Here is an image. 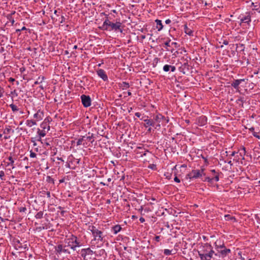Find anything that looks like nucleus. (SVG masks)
Masks as SVG:
<instances>
[{
  "mask_svg": "<svg viewBox=\"0 0 260 260\" xmlns=\"http://www.w3.org/2000/svg\"><path fill=\"white\" fill-rule=\"evenodd\" d=\"M185 32L189 35H191L192 32L189 30L186 25H185Z\"/></svg>",
  "mask_w": 260,
  "mask_h": 260,
  "instance_id": "obj_35",
  "label": "nucleus"
},
{
  "mask_svg": "<svg viewBox=\"0 0 260 260\" xmlns=\"http://www.w3.org/2000/svg\"><path fill=\"white\" fill-rule=\"evenodd\" d=\"M205 181H207L208 182H211L213 180V179L210 178L209 177H206Z\"/></svg>",
  "mask_w": 260,
  "mask_h": 260,
  "instance_id": "obj_43",
  "label": "nucleus"
},
{
  "mask_svg": "<svg viewBox=\"0 0 260 260\" xmlns=\"http://www.w3.org/2000/svg\"><path fill=\"white\" fill-rule=\"evenodd\" d=\"M46 191H42L40 192V193L42 194V196H44V194H46Z\"/></svg>",
  "mask_w": 260,
  "mask_h": 260,
  "instance_id": "obj_59",
  "label": "nucleus"
},
{
  "mask_svg": "<svg viewBox=\"0 0 260 260\" xmlns=\"http://www.w3.org/2000/svg\"><path fill=\"white\" fill-rule=\"evenodd\" d=\"M251 7L253 10L260 13V0H254L251 3Z\"/></svg>",
  "mask_w": 260,
  "mask_h": 260,
  "instance_id": "obj_12",
  "label": "nucleus"
},
{
  "mask_svg": "<svg viewBox=\"0 0 260 260\" xmlns=\"http://www.w3.org/2000/svg\"><path fill=\"white\" fill-rule=\"evenodd\" d=\"M62 252H64V253H70V252L69 251H68V249H65L63 247V251H62Z\"/></svg>",
  "mask_w": 260,
  "mask_h": 260,
  "instance_id": "obj_49",
  "label": "nucleus"
},
{
  "mask_svg": "<svg viewBox=\"0 0 260 260\" xmlns=\"http://www.w3.org/2000/svg\"><path fill=\"white\" fill-rule=\"evenodd\" d=\"M135 115H136L137 117H139H139H140V116H141V113H139V112H136V113H135Z\"/></svg>",
  "mask_w": 260,
  "mask_h": 260,
  "instance_id": "obj_55",
  "label": "nucleus"
},
{
  "mask_svg": "<svg viewBox=\"0 0 260 260\" xmlns=\"http://www.w3.org/2000/svg\"><path fill=\"white\" fill-rule=\"evenodd\" d=\"M5 173L3 171H0V179L2 180H4Z\"/></svg>",
  "mask_w": 260,
  "mask_h": 260,
  "instance_id": "obj_37",
  "label": "nucleus"
},
{
  "mask_svg": "<svg viewBox=\"0 0 260 260\" xmlns=\"http://www.w3.org/2000/svg\"><path fill=\"white\" fill-rule=\"evenodd\" d=\"M31 142L32 143H33V145H34V146H36V145H37V143H36V142H35V141L34 140V138H32L31 139Z\"/></svg>",
  "mask_w": 260,
  "mask_h": 260,
  "instance_id": "obj_47",
  "label": "nucleus"
},
{
  "mask_svg": "<svg viewBox=\"0 0 260 260\" xmlns=\"http://www.w3.org/2000/svg\"><path fill=\"white\" fill-rule=\"evenodd\" d=\"M121 230V228L119 225H116L112 228V230L114 234H117Z\"/></svg>",
  "mask_w": 260,
  "mask_h": 260,
  "instance_id": "obj_25",
  "label": "nucleus"
},
{
  "mask_svg": "<svg viewBox=\"0 0 260 260\" xmlns=\"http://www.w3.org/2000/svg\"><path fill=\"white\" fill-rule=\"evenodd\" d=\"M226 221H231L233 222L236 221V219L234 216H231L229 214H226L224 216Z\"/></svg>",
  "mask_w": 260,
  "mask_h": 260,
  "instance_id": "obj_21",
  "label": "nucleus"
},
{
  "mask_svg": "<svg viewBox=\"0 0 260 260\" xmlns=\"http://www.w3.org/2000/svg\"><path fill=\"white\" fill-rule=\"evenodd\" d=\"M27 126L31 127L34 125H37V122L35 120H27L25 122Z\"/></svg>",
  "mask_w": 260,
  "mask_h": 260,
  "instance_id": "obj_22",
  "label": "nucleus"
},
{
  "mask_svg": "<svg viewBox=\"0 0 260 260\" xmlns=\"http://www.w3.org/2000/svg\"><path fill=\"white\" fill-rule=\"evenodd\" d=\"M203 175H205L204 169L193 170L191 172L187 175V178L190 179H194L201 177Z\"/></svg>",
  "mask_w": 260,
  "mask_h": 260,
  "instance_id": "obj_7",
  "label": "nucleus"
},
{
  "mask_svg": "<svg viewBox=\"0 0 260 260\" xmlns=\"http://www.w3.org/2000/svg\"><path fill=\"white\" fill-rule=\"evenodd\" d=\"M36 154L32 150L30 151V157L31 158H35L36 157Z\"/></svg>",
  "mask_w": 260,
  "mask_h": 260,
  "instance_id": "obj_38",
  "label": "nucleus"
},
{
  "mask_svg": "<svg viewBox=\"0 0 260 260\" xmlns=\"http://www.w3.org/2000/svg\"><path fill=\"white\" fill-rule=\"evenodd\" d=\"M129 83L126 82H123L121 84V87L123 90L126 89L127 88H129Z\"/></svg>",
  "mask_w": 260,
  "mask_h": 260,
  "instance_id": "obj_31",
  "label": "nucleus"
},
{
  "mask_svg": "<svg viewBox=\"0 0 260 260\" xmlns=\"http://www.w3.org/2000/svg\"><path fill=\"white\" fill-rule=\"evenodd\" d=\"M218 251L219 253L218 256L222 258H224L231 252V249L226 248H224V249L222 250H218Z\"/></svg>",
  "mask_w": 260,
  "mask_h": 260,
  "instance_id": "obj_15",
  "label": "nucleus"
},
{
  "mask_svg": "<svg viewBox=\"0 0 260 260\" xmlns=\"http://www.w3.org/2000/svg\"><path fill=\"white\" fill-rule=\"evenodd\" d=\"M43 212L42 211H40V212H38L35 215V217L37 219H41L43 218Z\"/></svg>",
  "mask_w": 260,
  "mask_h": 260,
  "instance_id": "obj_33",
  "label": "nucleus"
},
{
  "mask_svg": "<svg viewBox=\"0 0 260 260\" xmlns=\"http://www.w3.org/2000/svg\"><path fill=\"white\" fill-rule=\"evenodd\" d=\"M41 127L43 129L46 130V131H47V132H48L50 129V127L49 125L47 123V122L45 121V120L41 124Z\"/></svg>",
  "mask_w": 260,
  "mask_h": 260,
  "instance_id": "obj_20",
  "label": "nucleus"
},
{
  "mask_svg": "<svg viewBox=\"0 0 260 260\" xmlns=\"http://www.w3.org/2000/svg\"><path fill=\"white\" fill-rule=\"evenodd\" d=\"M45 146H49L50 144L49 142H47L46 140L43 141V143H42Z\"/></svg>",
  "mask_w": 260,
  "mask_h": 260,
  "instance_id": "obj_41",
  "label": "nucleus"
},
{
  "mask_svg": "<svg viewBox=\"0 0 260 260\" xmlns=\"http://www.w3.org/2000/svg\"><path fill=\"white\" fill-rule=\"evenodd\" d=\"M215 181L217 182L219 181V176L218 174H216L215 177L213 178Z\"/></svg>",
  "mask_w": 260,
  "mask_h": 260,
  "instance_id": "obj_40",
  "label": "nucleus"
},
{
  "mask_svg": "<svg viewBox=\"0 0 260 260\" xmlns=\"http://www.w3.org/2000/svg\"><path fill=\"white\" fill-rule=\"evenodd\" d=\"M207 119L206 116H202L198 118V124L200 126L205 125L207 123Z\"/></svg>",
  "mask_w": 260,
  "mask_h": 260,
  "instance_id": "obj_17",
  "label": "nucleus"
},
{
  "mask_svg": "<svg viewBox=\"0 0 260 260\" xmlns=\"http://www.w3.org/2000/svg\"><path fill=\"white\" fill-rule=\"evenodd\" d=\"M88 230L90 231L93 237V240L98 242H103L104 237L103 236V232L99 230L95 226L93 225H89Z\"/></svg>",
  "mask_w": 260,
  "mask_h": 260,
  "instance_id": "obj_4",
  "label": "nucleus"
},
{
  "mask_svg": "<svg viewBox=\"0 0 260 260\" xmlns=\"http://www.w3.org/2000/svg\"><path fill=\"white\" fill-rule=\"evenodd\" d=\"M144 121L145 122V123L144 124V126L145 127H147L149 126H152L153 127H155V122L152 120L146 119H144Z\"/></svg>",
  "mask_w": 260,
  "mask_h": 260,
  "instance_id": "obj_19",
  "label": "nucleus"
},
{
  "mask_svg": "<svg viewBox=\"0 0 260 260\" xmlns=\"http://www.w3.org/2000/svg\"><path fill=\"white\" fill-rule=\"evenodd\" d=\"M47 131H46V130L45 129H42V130H40V129H38V131H37V133L39 135V136H41V137H45L46 135V133H47Z\"/></svg>",
  "mask_w": 260,
  "mask_h": 260,
  "instance_id": "obj_26",
  "label": "nucleus"
},
{
  "mask_svg": "<svg viewBox=\"0 0 260 260\" xmlns=\"http://www.w3.org/2000/svg\"><path fill=\"white\" fill-rule=\"evenodd\" d=\"M82 103L84 107H88L91 105V99L89 95L82 94L81 96Z\"/></svg>",
  "mask_w": 260,
  "mask_h": 260,
  "instance_id": "obj_9",
  "label": "nucleus"
},
{
  "mask_svg": "<svg viewBox=\"0 0 260 260\" xmlns=\"http://www.w3.org/2000/svg\"><path fill=\"white\" fill-rule=\"evenodd\" d=\"M153 120L155 122V128H159L161 124H162L164 123L166 124L169 122L168 119H167L165 116L160 114L154 116Z\"/></svg>",
  "mask_w": 260,
  "mask_h": 260,
  "instance_id": "obj_5",
  "label": "nucleus"
},
{
  "mask_svg": "<svg viewBox=\"0 0 260 260\" xmlns=\"http://www.w3.org/2000/svg\"><path fill=\"white\" fill-rule=\"evenodd\" d=\"M97 75L98 76L103 79L104 81H107L108 80V77L105 72L103 69H99L96 71Z\"/></svg>",
  "mask_w": 260,
  "mask_h": 260,
  "instance_id": "obj_11",
  "label": "nucleus"
},
{
  "mask_svg": "<svg viewBox=\"0 0 260 260\" xmlns=\"http://www.w3.org/2000/svg\"><path fill=\"white\" fill-rule=\"evenodd\" d=\"M42 137H43L39 136V138L38 139V141L41 142L42 144L43 143V141L42 140Z\"/></svg>",
  "mask_w": 260,
  "mask_h": 260,
  "instance_id": "obj_53",
  "label": "nucleus"
},
{
  "mask_svg": "<svg viewBox=\"0 0 260 260\" xmlns=\"http://www.w3.org/2000/svg\"><path fill=\"white\" fill-rule=\"evenodd\" d=\"M174 181L177 183H179L180 182V179L177 177L176 176L174 179Z\"/></svg>",
  "mask_w": 260,
  "mask_h": 260,
  "instance_id": "obj_44",
  "label": "nucleus"
},
{
  "mask_svg": "<svg viewBox=\"0 0 260 260\" xmlns=\"http://www.w3.org/2000/svg\"><path fill=\"white\" fill-rule=\"evenodd\" d=\"M9 81H10V82H14V81H15V79L12 78H10L9 79Z\"/></svg>",
  "mask_w": 260,
  "mask_h": 260,
  "instance_id": "obj_62",
  "label": "nucleus"
},
{
  "mask_svg": "<svg viewBox=\"0 0 260 260\" xmlns=\"http://www.w3.org/2000/svg\"><path fill=\"white\" fill-rule=\"evenodd\" d=\"M163 70L166 72L170 70H171V72H174L176 71V67L173 66L165 64L163 67Z\"/></svg>",
  "mask_w": 260,
  "mask_h": 260,
  "instance_id": "obj_18",
  "label": "nucleus"
},
{
  "mask_svg": "<svg viewBox=\"0 0 260 260\" xmlns=\"http://www.w3.org/2000/svg\"><path fill=\"white\" fill-rule=\"evenodd\" d=\"M44 117V112L41 110H39L37 112L34 114V118L35 119V121H39L43 119Z\"/></svg>",
  "mask_w": 260,
  "mask_h": 260,
  "instance_id": "obj_14",
  "label": "nucleus"
},
{
  "mask_svg": "<svg viewBox=\"0 0 260 260\" xmlns=\"http://www.w3.org/2000/svg\"><path fill=\"white\" fill-rule=\"evenodd\" d=\"M245 81L244 79H237L234 81L231 84V85L236 89L238 90L239 88V85L242 82Z\"/></svg>",
  "mask_w": 260,
  "mask_h": 260,
  "instance_id": "obj_16",
  "label": "nucleus"
},
{
  "mask_svg": "<svg viewBox=\"0 0 260 260\" xmlns=\"http://www.w3.org/2000/svg\"><path fill=\"white\" fill-rule=\"evenodd\" d=\"M216 248L218 250V249H219V248H224L225 247L224 244H222V245H216Z\"/></svg>",
  "mask_w": 260,
  "mask_h": 260,
  "instance_id": "obj_39",
  "label": "nucleus"
},
{
  "mask_svg": "<svg viewBox=\"0 0 260 260\" xmlns=\"http://www.w3.org/2000/svg\"><path fill=\"white\" fill-rule=\"evenodd\" d=\"M171 21L170 19H167L166 21H165V23L167 24H169L171 23Z\"/></svg>",
  "mask_w": 260,
  "mask_h": 260,
  "instance_id": "obj_54",
  "label": "nucleus"
},
{
  "mask_svg": "<svg viewBox=\"0 0 260 260\" xmlns=\"http://www.w3.org/2000/svg\"><path fill=\"white\" fill-rule=\"evenodd\" d=\"M243 151V155H245V153H246V150H245V148L244 147H243L242 148V149Z\"/></svg>",
  "mask_w": 260,
  "mask_h": 260,
  "instance_id": "obj_61",
  "label": "nucleus"
},
{
  "mask_svg": "<svg viewBox=\"0 0 260 260\" xmlns=\"http://www.w3.org/2000/svg\"><path fill=\"white\" fill-rule=\"evenodd\" d=\"M15 13V11H13L11 14L7 16V18L11 22V25H13L15 23V20L12 17V15Z\"/></svg>",
  "mask_w": 260,
  "mask_h": 260,
  "instance_id": "obj_24",
  "label": "nucleus"
},
{
  "mask_svg": "<svg viewBox=\"0 0 260 260\" xmlns=\"http://www.w3.org/2000/svg\"><path fill=\"white\" fill-rule=\"evenodd\" d=\"M225 162H227L228 164H230L231 166L233 165V163L231 160H229L228 161H225Z\"/></svg>",
  "mask_w": 260,
  "mask_h": 260,
  "instance_id": "obj_58",
  "label": "nucleus"
},
{
  "mask_svg": "<svg viewBox=\"0 0 260 260\" xmlns=\"http://www.w3.org/2000/svg\"><path fill=\"white\" fill-rule=\"evenodd\" d=\"M46 194L48 198H50L51 197V193L50 191H46Z\"/></svg>",
  "mask_w": 260,
  "mask_h": 260,
  "instance_id": "obj_48",
  "label": "nucleus"
},
{
  "mask_svg": "<svg viewBox=\"0 0 260 260\" xmlns=\"http://www.w3.org/2000/svg\"><path fill=\"white\" fill-rule=\"evenodd\" d=\"M26 209L25 207H21L20 208L19 211L20 212H25L26 211Z\"/></svg>",
  "mask_w": 260,
  "mask_h": 260,
  "instance_id": "obj_45",
  "label": "nucleus"
},
{
  "mask_svg": "<svg viewBox=\"0 0 260 260\" xmlns=\"http://www.w3.org/2000/svg\"><path fill=\"white\" fill-rule=\"evenodd\" d=\"M155 240L157 241H159V236H156L155 237Z\"/></svg>",
  "mask_w": 260,
  "mask_h": 260,
  "instance_id": "obj_63",
  "label": "nucleus"
},
{
  "mask_svg": "<svg viewBox=\"0 0 260 260\" xmlns=\"http://www.w3.org/2000/svg\"><path fill=\"white\" fill-rule=\"evenodd\" d=\"M170 42H171V40H169V41H167V42H166L165 43V45L166 46V47H167V48H166V50H167V51H169V50H169V49L168 47L170 46Z\"/></svg>",
  "mask_w": 260,
  "mask_h": 260,
  "instance_id": "obj_36",
  "label": "nucleus"
},
{
  "mask_svg": "<svg viewBox=\"0 0 260 260\" xmlns=\"http://www.w3.org/2000/svg\"><path fill=\"white\" fill-rule=\"evenodd\" d=\"M10 107L14 113L16 112L19 110L18 107L16 105H14V104H10Z\"/></svg>",
  "mask_w": 260,
  "mask_h": 260,
  "instance_id": "obj_29",
  "label": "nucleus"
},
{
  "mask_svg": "<svg viewBox=\"0 0 260 260\" xmlns=\"http://www.w3.org/2000/svg\"><path fill=\"white\" fill-rule=\"evenodd\" d=\"M10 131V129H9V128H8V129H5V130L4 131V134H5V133H9Z\"/></svg>",
  "mask_w": 260,
  "mask_h": 260,
  "instance_id": "obj_57",
  "label": "nucleus"
},
{
  "mask_svg": "<svg viewBox=\"0 0 260 260\" xmlns=\"http://www.w3.org/2000/svg\"><path fill=\"white\" fill-rule=\"evenodd\" d=\"M236 153V152L235 151H233V152H232V153H231V155L232 156H234Z\"/></svg>",
  "mask_w": 260,
  "mask_h": 260,
  "instance_id": "obj_64",
  "label": "nucleus"
},
{
  "mask_svg": "<svg viewBox=\"0 0 260 260\" xmlns=\"http://www.w3.org/2000/svg\"><path fill=\"white\" fill-rule=\"evenodd\" d=\"M47 180H48L49 182H52L53 183V180L52 178H51L50 176L47 177Z\"/></svg>",
  "mask_w": 260,
  "mask_h": 260,
  "instance_id": "obj_50",
  "label": "nucleus"
},
{
  "mask_svg": "<svg viewBox=\"0 0 260 260\" xmlns=\"http://www.w3.org/2000/svg\"><path fill=\"white\" fill-rule=\"evenodd\" d=\"M3 90V89L1 87H0V97H1L2 96V91Z\"/></svg>",
  "mask_w": 260,
  "mask_h": 260,
  "instance_id": "obj_60",
  "label": "nucleus"
},
{
  "mask_svg": "<svg viewBox=\"0 0 260 260\" xmlns=\"http://www.w3.org/2000/svg\"><path fill=\"white\" fill-rule=\"evenodd\" d=\"M11 94H13V95H14L15 96H18V93H17L16 92V90H14L12 91L11 92Z\"/></svg>",
  "mask_w": 260,
  "mask_h": 260,
  "instance_id": "obj_42",
  "label": "nucleus"
},
{
  "mask_svg": "<svg viewBox=\"0 0 260 260\" xmlns=\"http://www.w3.org/2000/svg\"><path fill=\"white\" fill-rule=\"evenodd\" d=\"M44 80V76H40L38 77L37 80L35 82V84H38L41 83H42L43 80Z\"/></svg>",
  "mask_w": 260,
  "mask_h": 260,
  "instance_id": "obj_32",
  "label": "nucleus"
},
{
  "mask_svg": "<svg viewBox=\"0 0 260 260\" xmlns=\"http://www.w3.org/2000/svg\"><path fill=\"white\" fill-rule=\"evenodd\" d=\"M65 246L70 247L71 249L76 250L77 247H80L82 246L81 242L78 239V238L73 235H71L64 240Z\"/></svg>",
  "mask_w": 260,
  "mask_h": 260,
  "instance_id": "obj_2",
  "label": "nucleus"
},
{
  "mask_svg": "<svg viewBox=\"0 0 260 260\" xmlns=\"http://www.w3.org/2000/svg\"><path fill=\"white\" fill-rule=\"evenodd\" d=\"M198 253L201 260H211L214 254L218 255L217 253H215L212 246L208 244H205L200 247Z\"/></svg>",
  "mask_w": 260,
  "mask_h": 260,
  "instance_id": "obj_1",
  "label": "nucleus"
},
{
  "mask_svg": "<svg viewBox=\"0 0 260 260\" xmlns=\"http://www.w3.org/2000/svg\"><path fill=\"white\" fill-rule=\"evenodd\" d=\"M98 252V254H97V255L103 256L104 257H105L107 256V253H106L105 249H100Z\"/></svg>",
  "mask_w": 260,
  "mask_h": 260,
  "instance_id": "obj_30",
  "label": "nucleus"
},
{
  "mask_svg": "<svg viewBox=\"0 0 260 260\" xmlns=\"http://www.w3.org/2000/svg\"><path fill=\"white\" fill-rule=\"evenodd\" d=\"M121 26V23L120 22H116V23L111 22L108 19H106L103 24V28L105 30H109L110 27L111 30L117 31L120 30V32H122V30L120 29Z\"/></svg>",
  "mask_w": 260,
  "mask_h": 260,
  "instance_id": "obj_3",
  "label": "nucleus"
},
{
  "mask_svg": "<svg viewBox=\"0 0 260 260\" xmlns=\"http://www.w3.org/2000/svg\"><path fill=\"white\" fill-rule=\"evenodd\" d=\"M82 137V140L86 143H87L86 141L90 142L91 144L94 141V138L93 137V134H90L88 133L87 135L85 136H83Z\"/></svg>",
  "mask_w": 260,
  "mask_h": 260,
  "instance_id": "obj_13",
  "label": "nucleus"
},
{
  "mask_svg": "<svg viewBox=\"0 0 260 260\" xmlns=\"http://www.w3.org/2000/svg\"><path fill=\"white\" fill-rule=\"evenodd\" d=\"M171 252L172 251L169 250V249H164V253L166 255H171Z\"/></svg>",
  "mask_w": 260,
  "mask_h": 260,
  "instance_id": "obj_34",
  "label": "nucleus"
},
{
  "mask_svg": "<svg viewBox=\"0 0 260 260\" xmlns=\"http://www.w3.org/2000/svg\"><path fill=\"white\" fill-rule=\"evenodd\" d=\"M55 251L57 253L60 254L63 251V246L62 245H58L55 247Z\"/></svg>",
  "mask_w": 260,
  "mask_h": 260,
  "instance_id": "obj_27",
  "label": "nucleus"
},
{
  "mask_svg": "<svg viewBox=\"0 0 260 260\" xmlns=\"http://www.w3.org/2000/svg\"><path fill=\"white\" fill-rule=\"evenodd\" d=\"M139 220L141 222V223H143L145 222V220L144 219V218L143 217H140V219H139Z\"/></svg>",
  "mask_w": 260,
  "mask_h": 260,
  "instance_id": "obj_51",
  "label": "nucleus"
},
{
  "mask_svg": "<svg viewBox=\"0 0 260 260\" xmlns=\"http://www.w3.org/2000/svg\"><path fill=\"white\" fill-rule=\"evenodd\" d=\"M155 22L156 24V28L158 31H160L163 28V25L162 24V22L161 20L156 19L155 20Z\"/></svg>",
  "mask_w": 260,
  "mask_h": 260,
  "instance_id": "obj_23",
  "label": "nucleus"
},
{
  "mask_svg": "<svg viewBox=\"0 0 260 260\" xmlns=\"http://www.w3.org/2000/svg\"><path fill=\"white\" fill-rule=\"evenodd\" d=\"M253 135L254 137H255L258 139H260V136L259 135H258L256 133H255V132L253 133Z\"/></svg>",
  "mask_w": 260,
  "mask_h": 260,
  "instance_id": "obj_46",
  "label": "nucleus"
},
{
  "mask_svg": "<svg viewBox=\"0 0 260 260\" xmlns=\"http://www.w3.org/2000/svg\"><path fill=\"white\" fill-rule=\"evenodd\" d=\"M95 252H93L90 248L82 249L81 250V256L84 260H87V255H92Z\"/></svg>",
  "mask_w": 260,
  "mask_h": 260,
  "instance_id": "obj_10",
  "label": "nucleus"
},
{
  "mask_svg": "<svg viewBox=\"0 0 260 260\" xmlns=\"http://www.w3.org/2000/svg\"><path fill=\"white\" fill-rule=\"evenodd\" d=\"M9 161H7L6 160H4L1 164V166L3 165V163L5 164V168L8 167L9 166L11 167V169L8 168L7 169L8 171H11V169H14L15 168V160L16 159L13 158L12 156L11 155L8 158Z\"/></svg>",
  "mask_w": 260,
  "mask_h": 260,
  "instance_id": "obj_8",
  "label": "nucleus"
},
{
  "mask_svg": "<svg viewBox=\"0 0 260 260\" xmlns=\"http://www.w3.org/2000/svg\"><path fill=\"white\" fill-rule=\"evenodd\" d=\"M237 47H240L241 50H244V45L243 44H239V45Z\"/></svg>",
  "mask_w": 260,
  "mask_h": 260,
  "instance_id": "obj_52",
  "label": "nucleus"
},
{
  "mask_svg": "<svg viewBox=\"0 0 260 260\" xmlns=\"http://www.w3.org/2000/svg\"><path fill=\"white\" fill-rule=\"evenodd\" d=\"M83 145L85 147H87V143L85 144V143L84 142V141L82 140V137L79 139L77 142V145L79 146V145Z\"/></svg>",
  "mask_w": 260,
  "mask_h": 260,
  "instance_id": "obj_28",
  "label": "nucleus"
},
{
  "mask_svg": "<svg viewBox=\"0 0 260 260\" xmlns=\"http://www.w3.org/2000/svg\"><path fill=\"white\" fill-rule=\"evenodd\" d=\"M240 20V24L242 26H246L249 25L251 21V15L250 13L247 12L245 14H241L238 17Z\"/></svg>",
  "mask_w": 260,
  "mask_h": 260,
  "instance_id": "obj_6",
  "label": "nucleus"
},
{
  "mask_svg": "<svg viewBox=\"0 0 260 260\" xmlns=\"http://www.w3.org/2000/svg\"><path fill=\"white\" fill-rule=\"evenodd\" d=\"M223 44L224 45H228V44H229V42H228V41H226V40H224V41H223Z\"/></svg>",
  "mask_w": 260,
  "mask_h": 260,
  "instance_id": "obj_56",
  "label": "nucleus"
}]
</instances>
